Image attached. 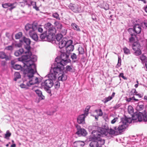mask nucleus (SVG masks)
<instances>
[{
    "instance_id": "nucleus-19",
    "label": "nucleus",
    "mask_w": 147,
    "mask_h": 147,
    "mask_svg": "<svg viewBox=\"0 0 147 147\" xmlns=\"http://www.w3.org/2000/svg\"><path fill=\"white\" fill-rule=\"evenodd\" d=\"M141 27L139 24H136L134 27L133 31L136 34H139L141 32Z\"/></svg>"
},
{
    "instance_id": "nucleus-12",
    "label": "nucleus",
    "mask_w": 147,
    "mask_h": 147,
    "mask_svg": "<svg viewBox=\"0 0 147 147\" xmlns=\"http://www.w3.org/2000/svg\"><path fill=\"white\" fill-rule=\"evenodd\" d=\"M36 22H34L32 24H27L25 26V29L27 31V32H28L29 33V34H30V32H33L34 30V25H35L36 24Z\"/></svg>"
},
{
    "instance_id": "nucleus-56",
    "label": "nucleus",
    "mask_w": 147,
    "mask_h": 147,
    "mask_svg": "<svg viewBox=\"0 0 147 147\" xmlns=\"http://www.w3.org/2000/svg\"><path fill=\"white\" fill-rule=\"evenodd\" d=\"M60 86L59 83L58 82H57L55 83V87L56 89H58L59 88Z\"/></svg>"
},
{
    "instance_id": "nucleus-8",
    "label": "nucleus",
    "mask_w": 147,
    "mask_h": 147,
    "mask_svg": "<svg viewBox=\"0 0 147 147\" xmlns=\"http://www.w3.org/2000/svg\"><path fill=\"white\" fill-rule=\"evenodd\" d=\"M54 84L53 80L51 79L46 80L41 83V86L42 88H51Z\"/></svg>"
},
{
    "instance_id": "nucleus-49",
    "label": "nucleus",
    "mask_w": 147,
    "mask_h": 147,
    "mask_svg": "<svg viewBox=\"0 0 147 147\" xmlns=\"http://www.w3.org/2000/svg\"><path fill=\"white\" fill-rule=\"evenodd\" d=\"M108 132L109 134L111 135H113L115 134V131L114 129L111 128L110 129L108 130Z\"/></svg>"
},
{
    "instance_id": "nucleus-44",
    "label": "nucleus",
    "mask_w": 147,
    "mask_h": 147,
    "mask_svg": "<svg viewBox=\"0 0 147 147\" xmlns=\"http://www.w3.org/2000/svg\"><path fill=\"white\" fill-rule=\"evenodd\" d=\"M133 109L131 106H128V111L129 114L131 115L133 114Z\"/></svg>"
},
{
    "instance_id": "nucleus-3",
    "label": "nucleus",
    "mask_w": 147,
    "mask_h": 147,
    "mask_svg": "<svg viewBox=\"0 0 147 147\" xmlns=\"http://www.w3.org/2000/svg\"><path fill=\"white\" fill-rule=\"evenodd\" d=\"M20 41V42H24L26 44L25 48L27 49V51L25 52L26 55L23 57L22 61L24 62L28 60L32 61H36L37 60V57L35 55H32V53L30 51L31 41L30 39L23 37Z\"/></svg>"
},
{
    "instance_id": "nucleus-62",
    "label": "nucleus",
    "mask_w": 147,
    "mask_h": 147,
    "mask_svg": "<svg viewBox=\"0 0 147 147\" xmlns=\"http://www.w3.org/2000/svg\"><path fill=\"white\" fill-rule=\"evenodd\" d=\"M132 99V101L133 100H134L136 101H138L139 100L138 99H137L135 98V97L134 96H133L132 97H131Z\"/></svg>"
},
{
    "instance_id": "nucleus-48",
    "label": "nucleus",
    "mask_w": 147,
    "mask_h": 147,
    "mask_svg": "<svg viewBox=\"0 0 147 147\" xmlns=\"http://www.w3.org/2000/svg\"><path fill=\"white\" fill-rule=\"evenodd\" d=\"M137 93L136 90L135 89H133L130 91L129 93V95L130 96L134 95H135V94Z\"/></svg>"
},
{
    "instance_id": "nucleus-31",
    "label": "nucleus",
    "mask_w": 147,
    "mask_h": 147,
    "mask_svg": "<svg viewBox=\"0 0 147 147\" xmlns=\"http://www.w3.org/2000/svg\"><path fill=\"white\" fill-rule=\"evenodd\" d=\"M124 53L126 55H129L131 54L130 50L126 47H124L123 49Z\"/></svg>"
},
{
    "instance_id": "nucleus-2",
    "label": "nucleus",
    "mask_w": 147,
    "mask_h": 147,
    "mask_svg": "<svg viewBox=\"0 0 147 147\" xmlns=\"http://www.w3.org/2000/svg\"><path fill=\"white\" fill-rule=\"evenodd\" d=\"M54 67L52 65L51 69L50 70V73L48 75V77L49 79L53 80H55L58 74V79L60 81H64L67 79V76L63 72L64 69L62 65L59 63L57 65L54 64Z\"/></svg>"
},
{
    "instance_id": "nucleus-1",
    "label": "nucleus",
    "mask_w": 147,
    "mask_h": 147,
    "mask_svg": "<svg viewBox=\"0 0 147 147\" xmlns=\"http://www.w3.org/2000/svg\"><path fill=\"white\" fill-rule=\"evenodd\" d=\"M35 61L28 60L24 62V67L26 69L23 71L24 77L28 80L29 86L39 83L38 78L34 76V74L36 72V66L34 63Z\"/></svg>"
},
{
    "instance_id": "nucleus-21",
    "label": "nucleus",
    "mask_w": 147,
    "mask_h": 147,
    "mask_svg": "<svg viewBox=\"0 0 147 147\" xmlns=\"http://www.w3.org/2000/svg\"><path fill=\"white\" fill-rule=\"evenodd\" d=\"M36 24L34 25V31L38 30V31L40 32H43V30L41 27V25H38L37 22H36Z\"/></svg>"
},
{
    "instance_id": "nucleus-52",
    "label": "nucleus",
    "mask_w": 147,
    "mask_h": 147,
    "mask_svg": "<svg viewBox=\"0 0 147 147\" xmlns=\"http://www.w3.org/2000/svg\"><path fill=\"white\" fill-rule=\"evenodd\" d=\"M44 88L46 91L51 96V92L50 88Z\"/></svg>"
},
{
    "instance_id": "nucleus-13",
    "label": "nucleus",
    "mask_w": 147,
    "mask_h": 147,
    "mask_svg": "<svg viewBox=\"0 0 147 147\" xmlns=\"http://www.w3.org/2000/svg\"><path fill=\"white\" fill-rule=\"evenodd\" d=\"M48 37H49L50 39H52L56 32V30L55 28L53 26L48 30Z\"/></svg>"
},
{
    "instance_id": "nucleus-27",
    "label": "nucleus",
    "mask_w": 147,
    "mask_h": 147,
    "mask_svg": "<svg viewBox=\"0 0 147 147\" xmlns=\"http://www.w3.org/2000/svg\"><path fill=\"white\" fill-rule=\"evenodd\" d=\"M54 24L56 26L57 28L59 29V30L62 29L63 25L61 23L58 22H55L54 23Z\"/></svg>"
},
{
    "instance_id": "nucleus-30",
    "label": "nucleus",
    "mask_w": 147,
    "mask_h": 147,
    "mask_svg": "<svg viewBox=\"0 0 147 147\" xmlns=\"http://www.w3.org/2000/svg\"><path fill=\"white\" fill-rule=\"evenodd\" d=\"M53 26L51 23L48 22L45 25V28L48 31Z\"/></svg>"
},
{
    "instance_id": "nucleus-11",
    "label": "nucleus",
    "mask_w": 147,
    "mask_h": 147,
    "mask_svg": "<svg viewBox=\"0 0 147 147\" xmlns=\"http://www.w3.org/2000/svg\"><path fill=\"white\" fill-rule=\"evenodd\" d=\"M69 7L73 12L75 13H80L82 11L80 6L78 5L71 4L70 5Z\"/></svg>"
},
{
    "instance_id": "nucleus-35",
    "label": "nucleus",
    "mask_w": 147,
    "mask_h": 147,
    "mask_svg": "<svg viewBox=\"0 0 147 147\" xmlns=\"http://www.w3.org/2000/svg\"><path fill=\"white\" fill-rule=\"evenodd\" d=\"M11 134L9 130H7L6 134H5L4 138L7 139H8L9 137L11 136Z\"/></svg>"
},
{
    "instance_id": "nucleus-50",
    "label": "nucleus",
    "mask_w": 147,
    "mask_h": 147,
    "mask_svg": "<svg viewBox=\"0 0 147 147\" xmlns=\"http://www.w3.org/2000/svg\"><path fill=\"white\" fill-rule=\"evenodd\" d=\"M13 45L6 47L5 49L8 51H12L13 49Z\"/></svg>"
},
{
    "instance_id": "nucleus-14",
    "label": "nucleus",
    "mask_w": 147,
    "mask_h": 147,
    "mask_svg": "<svg viewBox=\"0 0 147 147\" xmlns=\"http://www.w3.org/2000/svg\"><path fill=\"white\" fill-rule=\"evenodd\" d=\"M66 41H67V38H63L57 44L59 45V47L60 49L59 50H62L61 49H62L65 47L66 44Z\"/></svg>"
},
{
    "instance_id": "nucleus-38",
    "label": "nucleus",
    "mask_w": 147,
    "mask_h": 147,
    "mask_svg": "<svg viewBox=\"0 0 147 147\" xmlns=\"http://www.w3.org/2000/svg\"><path fill=\"white\" fill-rule=\"evenodd\" d=\"M71 57L72 60L75 62L77 60V57L75 53H73L71 55Z\"/></svg>"
},
{
    "instance_id": "nucleus-58",
    "label": "nucleus",
    "mask_w": 147,
    "mask_h": 147,
    "mask_svg": "<svg viewBox=\"0 0 147 147\" xmlns=\"http://www.w3.org/2000/svg\"><path fill=\"white\" fill-rule=\"evenodd\" d=\"M121 59L120 57H118V62L117 63V65L119 66H120L121 65Z\"/></svg>"
},
{
    "instance_id": "nucleus-64",
    "label": "nucleus",
    "mask_w": 147,
    "mask_h": 147,
    "mask_svg": "<svg viewBox=\"0 0 147 147\" xmlns=\"http://www.w3.org/2000/svg\"><path fill=\"white\" fill-rule=\"evenodd\" d=\"M114 129H115L116 132H119L117 130V127H114Z\"/></svg>"
},
{
    "instance_id": "nucleus-60",
    "label": "nucleus",
    "mask_w": 147,
    "mask_h": 147,
    "mask_svg": "<svg viewBox=\"0 0 147 147\" xmlns=\"http://www.w3.org/2000/svg\"><path fill=\"white\" fill-rule=\"evenodd\" d=\"M135 95L138 96L140 98L142 97L143 96V94H139L137 93L135 94Z\"/></svg>"
},
{
    "instance_id": "nucleus-6",
    "label": "nucleus",
    "mask_w": 147,
    "mask_h": 147,
    "mask_svg": "<svg viewBox=\"0 0 147 147\" xmlns=\"http://www.w3.org/2000/svg\"><path fill=\"white\" fill-rule=\"evenodd\" d=\"M132 119L140 122L144 120V121H147V113L143 114L140 112H136L133 114L132 116Z\"/></svg>"
},
{
    "instance_id": "nucleus-54",
    "label": "nucleus",
    "mask_w": 147,
    "mask_h": 147,
    "mask_svg": "<svg viewBox=\"0 0 147 147\" xmlns=\"http://www.w3.org/2000/svg\"><path fill=\"white\" fill-rule=\"evenodd\" d=\"M35 92L38 96L41 95L42 94V92L38 90H36Z\"/></svg>"
},
{
    "instance_id": "nucleus-4",
    "label": "nucleus",
    "mask_w": 147,
    "mask_h": 147,
    "mask_svg": "<svg viewBox=\"0 0 147 147\" xmlns=\"http://www.w3.org/2000/svg\"><path fill=\"white\" fill-rule=\"evenodd\" d=\"M59 51L61 52V55H60V58L61 60L60 61L59 60V59L58 57H57L55 59V62L54 64L56 65L59 63L63 66V69H64V66L66 64L68 63V58L69 55L66 54L64 52V51L62 50H59Z\"/></svg>"
},
{
    "instance_id": "nucleus-10",
    "label": "nucleus",
    "mask_w": 147,
    "mask_h": 147,
    "mask_svg": "<svg viewBox=\"0 0 147 147\" xmlns=\"http://www.w3.org/2000/svg\"><path fill=\"white\" fill-rule=\"evenodd\" d=\"M77 129V131L76 134L79 136H85L87 134V132L86 130L84 129L81 128L80 126L77 125L76 126Z\"/></svg>"
},
{
    "instance_id": "nucleus-47",
    "label": "nucleus",
    "mask_w": 147,
    "mask_h": 147,
    "mask_svg": "<svg viewBox=\"0 0 147 147\" xmlns=\"http://www.w3.org/2000/svg\"><path fill=\"white\" fill-rule=\"evenodd\" d=\"M79 54L82 55L84 54V49L82 47H79L78 48Z\"/></svg>"
},
{
    "instance_id": "nucleus-51",
    "label": "nucleus",
    "mask_w": 147,
    "mask_h": 147,
    "mask_svg": "<svg viewBox=\"0 0 147 147\" xmlns=\"http://www.w3.org/2000/svg\"><path fill=\"white\" fill-rule=\"evenodd\" d=\"M12 45L13 46L14 45L16 47H20L22 45V44L21 43H17L16 44L13 43Z\"/></svg>"
},
{
    "instance_id": "nucleus-20",
    "label": "nucleus",
    "mask_w": 147,
    "mask_h": 147,
    "mask_svg": "<svg viewBox=\"0 0 147 147\" xmlns=\"http://www.w3.org/2000/svg\"><path fill=\"white\" fill-rule=\"evenodd\" d=\"M29 35L30 37L34 40L37 41L38 40V37L36 33L35 32V31L30 32Z\"/></svg>"
},
{
    "instance_id": "nucleus-29",
    "label": "nucleus",
    "mask_w": 147,
    "mask_h": 147,
    "mask_svg": "<svg viewBox=\"0 0 147 147\" xmlns=\"http://www.w3.org/2000/svg\"><path fill=\"white\" fill-rule=\"evenodd\" d=\"M72 66L70 65H67L66 67V70L67 71H69L70 72H74V70L72 68Z\"/></svg>"
},
{
    "instance_id": "nucleus-23",
    "label": "nucleus",
    "mask_w": 147,
    "mask_h": 147,
    "mask_svg": "<svg viewBox=\"0 0 147 147\" xmlns=\"http://www.w3.org/2000/svg\"><path fill=\"white\" fill-rule=\"evenodd\" d=\"M24 52V51L23 49H20L19 50L15 51L14 53V55L17 57L21 55Z\"/></svg>"
},
{
    "instance_id": "nucleus-25",
    "label": "nucleus",
    "mask_w": 147,
    "mask_h": 147,
    "mask_svg": "<svg viewBox=\"0 0 147 147\" xmlns=\"http://www.w3.org/2000/svg\"><path fill=\"white\" fill-rule=\"evenodd\" d=\"M136 35L133 34H131V37L129 38V41L130 43L134 42L135 38H136Z\"/></svg>"
},
{
    "instance_id": "nucleus-40",
    "label": "nucleus",
    "mask_w": 147,
    "mask_h": 147,
    "mask_svg": "<svg viewBox=\"0 0 147 147\" xmlns=\"http://www.w3.org/2000/svg\"><path fill=\"white\" fill-rule=\"evenodd\" d=\"M73 43V41L71 40H68L67 38V41H66V45L65 47H66L69 46L70 45H72Z\"/></svg>"
},
{
    "instance_id": "nucleus-15",
    "label": "nucleus",
    "mask_w": 147,
    "mask_h": 147,
    "mask_svg": "<svg viewBox=\"0 0 147 147\" xmlns=\"http://www.w3.org/2000/svg\"><path fill=\"white\" fill-rule=\"evenodd\" d=\"M86 117L83 114L80 115L77 119V122L79 124H84L85 123V119Z\"/></svg>"
},
{
    "instance_id": "nucleus-16",
    "label": "nucleus",
    "mask_w": 147,
    "mask_h": 147,
    "mask_svg": "<svg viewBox=\"0 0 147 147\" xmlns=\"http://www.w3.org/2000/svg\"><path fill=\"white\" fill-rule=\"evenodd\" d=\"M0 58L2 59H5L6 60H9L11 59L10 56H8L3 51H0Z\"/></svg>"
},
{
    "instance_id": "nucleus-37",
    "label": "nucleus",
    "mask_w": 147,
    "mask_h": 147,
    "mask_svg": "<svg viewBox=\"0 0 147 147\" xmlns=\"http://www.w3.org/2000/svg\"><path fill=\"white\" fill-rule=\"evenodd\" d=\"M112 99V97H110V96H109L108 97H106L105 98H104L103 100H102V101L104 103H106L108 101H110Z\"/></svg>"
},
{
    "instance_id": "nucleus-32",
    "label": "nucleus",
    "mask_w": 147,
    "mask_h": 147,
    "mask_svg": "<svg viewBox=\"0 0 147 147\" xmlns=\"http://www.w3.org/2000/svg\"><path fill=\"white\" fill-rule=\"evenodd\" d=\"M21 78V75L18 72H16L14 74V80L16 81L17 79Z\"/></svg>"
},
{
    "instance_id": "nucleus-33",
    "label": "nucleus",
    "mask_w": 147,
    "mask_h": 147,
    "mask_svg": "<svg viewBox=\"0 0 147 147\" xmlns=\"http://www.w3.org/2000/svg\"><path fill=\"white\" fill-rule=\"evenodd\" d=\"M90 107V106L89 105H88L86 106V108L84 110V115H86V116H87L88 114V111H89V109Z\"/></svg>"
},
{
    "instance_id": "nucleus-22",
    "label": "nucleus",
    "mask_w": 147,
    "mask_h": 147,
    "mask_svg": "<svg viewBox=\"0 0 147 147\" xmlns=\"http://www.w3.org/2000/svg\"><path fill=\"white\" fill-rule=\"evenodd\" d=\"M63 36L61 34H57L56 36L55 40V43L57 44L60 41L63 39Z\"/></svg>"
},
{
    "instance_id": "nucleus-34",
    "label": "nucleus",
    "mask_w": 147,
    "mask_h": 147,
    "mask_svg": "<svg viewBox=\"0 0 147 147\" xmlns=\"http://www.w3.org/2000/svg\"><path fill=\"white\" fill-rule=\"evenodd\" d=\"M140 103H138V104L137 106L136 109L138 111H141L143 110L144 108V105H142L139 104Z\"/></svg>"
},
{
    "instance_id": "nucleus-45",
    "label": "nucleus",
    "mask_w": 147,
    "mask_h": 147,
    "mask_svg": "<svg viewBox=\"0 0 147 147\" xmlns=\"http://www.w3.org/2000/svg\"><path fill=\"white\" fill-rule=\"evenodd\" d=\"M59 31L61 32V34H61L63 36V35H65L66 34L67 31L66 29L65 28H62Z\"/></svg>"
},
{
    "instance_id": "nucleus-63",
    "label": "nucleus",
    "mask_w": 147,
    "mask_h": 147,
    "mask_svg": "<svg viewBox=\"0 0 147 147\" xmlns=\"http://www.w3.org/2000/svg\"><path fill=\"white\" fill-rule=\"evenodd\" d=\"M143 23L144 24V25L146 27H147V20H145L144 22H143Z\"/></svg>"
},
{
    "instance_id": "nucleus-46",
    "label": "nucleus",
    "mask_w": 147,
    "mask_h": 147,
    "mask_svg": "<svg viewBox=\"0 0 147 147\" xmlns=\"http://www.w3.org/2000/svg\"><path fill=\"white\" fill-rule=\"evenodd\" d=\"M13 67L15 69L20 70L21 69V66L18 64H16L13 66Z\"/></svg>"
},
{
    "instance_id": "nucleus-9",
    "label": "nucleus",
    "mask_w": 147,
    "mask_h": 147,
    "mask_svg": "<svg viewBox=\"0 0 147 147\" xmlns=\"http://www.w3.org/2000/svg\"><path fill=\"white\" fill-rule=\"evenodd\" d=\"M17 3L16 2H15L13 3H6L2 4L3 7L4 8H7L9 7L8 10L12 11V9L16 8L17 6Z\"/></svg>"
},
{
    "instance_id": "nucleus-53",
    "label": "nucleus",
    "mask_w": 147,
    "mask_h": 147,
    "mask_svg": "<svg viewBox=\"0 0 147 147\" xmlns=\"http://www.w3.org/2000/svg\"><path fill=\"white\" fill-rule=\"evenodd\" d=\"M118 118L117 117L111 120V123L112 124L115 123L117 121H118Z\"/></svg>"
},
{
    "instance_id": "nucleus-55",
    "label": "nucleus",
    "mask_w": 147,
    "mask_h": 147,
    "mask_svg": "<svg viewBox=\"0 0 147 147\" xmlns=\"http://www.w3.org/2000/svg\"><path fill=\"white\" fill-rule=\"evenodd\" d=\"M124 74L123 73H121L119 75V77H121L124 80H126L127 79V78L126 77H125L124 76Z\"/></svg>"
},
{
    "instance_id": "nucleus-24",
    "label": "nucleus",
    "mask_w": 147,
    "mask_h": 147,
    "mask_svg": "<svg viewBox=\"0 0 147 147\" xmlns=\"http://www.w3.org/2000/svg\"><path fill=\"white\" fill-rule=\"evenodd\" d=\"M66 52L67 53H69L70 52L72 51L74 49V45H70L65 47Z\"/></svg>"
},
{
    "instance_id": "nucleus-43",
    "label": "nucleus",
    "mask_w": 147,
    "mask_h": 147,
    "mask_svg": "<svg viewBox=\"0 0 147 147\" xmlns=\"http://www.w3.org/2000/svg\"><path fill=\"white\" fill-rule=\"evenodd\" d=\"M140 59L142 62H147V58L144 55H142L140 57Z\"/></svg>"
},
{
    "instance_id": "nucleus-7",
    "label": "nucleus",
    "mask_w": 147,
    "mask_h": 147,
    "mask_svg": "<svg viewBox=\"0 0 147 147\" xmlns=\"http://www.w3.org/2000/svg\"><path fill=\"white\" fill-rule=\"evenodd\" d=\"M132 49L134 51V54L136 56H139L142 53L141 50V46L138 42H134L132 46Z\"/></svg>"
},
{
    "instance_id": "nucleus-41",
    "label": "nucleus",
    "mask_w": 147,
    "mask_h": 147,
    "mask_svg": "<svg viewBox=\"0 0 147 147\" xmlns=\"http://www.w3.org/2000/svg\"><path fill=\"white\" fill-rule=\"evenodd\" d=\"M52 16L54 18L57 20H60V18L59 17V15L57 12L53 13L52 14Z\"/></svg>"
},
{
    "instance_id": "nucleus-42",
    "label": "nucleus",
    "mask_w": 147,
    "mask_h": 147,
    "mask_svg": "<svg viewBox=\"0 0 147 147\" xmlns=\"http://www.w3.org/2000/svg\"><path fill=\"white\" fill-rule=\"evenodd\" d=\"M95 112L99 116H102V112L101 109L96 110L95 111Z\"/></svg>"
},
{
    "instance_id": "nucleus-5",
    "label": "nucleus",
    "mask_w": 147,
    "mask_h": 147,
    "mask_svg": "<svg viewBox=\"0 0 147 147\" xmlns=\"http://www.w3.org/2000/svg\"><path fill=\"white\" fill-rule=\"evenodd\" d=\"M132 119L131 118H127L125 116L121 119V121L119 127H117V130L119 132L123 131L127 126L128 124L131 122Z\"/></svg>"
},
{
    "instance_id": "nucleus-61",
    "label": "nucleus",
    "mask_w": 147,
    "mask_h": 147,
    "mask_svg": "<svg viewBox=\"0 0 147 147\" xmlns=\"http://www.w3.org/2000/svg\"><path fill=\"white\" fill-rule=\"evenodd\" d=\"M127 101L128 102H133L132 100L131 97L127 99Z\"/></svg>"
},
{
    "instance_id": "nucleus-39",
    "label": "nucleus",
    "mask_w": 147,
    "mask_h": 147,
    "mask_svg": "<svg viewBox=\"0 0 147 147\" xmlns=\"http://www.w3.org/2000/svg\"><path fill=\"white\" fill-rule=\"evenodd\" d=\"M78 147H82L84 145V142L81 141H78L76 142Z\"/></svg>"
},
{
    "instance_id": "nucleus-18",
    "label": "nucleus",
    "mask_w": 147,
    "mask_h": 147,
    "mask_svg": "<svg viewBox=\"0 0 147 147\" xmlns=\"http://www.w3.org/2000/svg\"><path fill=\"white\" fill-rule=\"evenodd\" d=\"M40 38L43 41H45L48 39H50L49 37H48V34H47V31L41 34L40 36Z\"/></svg>"
},
{
    "instance_id": "nucleus-17",
    "label": "nucleus",
    "mask_w": 147,
    "mask_h": 147,
    "mask_svg": "<svg viewBox=\"0 0 147 147\" xmlns=\"http://www.w3.org/2000/svg\"><path fill=\"white\" fill-rule=\"evenodd\" d=\"M24 1L26 4L28 5L29 6H30L32 5L33 6V8L35 9V10L37 11L39 10V8L36 6V2L35 1H30V3L31 5L29 4L28 3L27 1L26 0H24Z\"/></svg>"
},
{
    "instance_id": "nucleus-57",
    "label": "nucleus",
    "mask_w": 147,
    "mask_h": 147,
    "mask_svg": "<svg viewBox=\"0 0 147 147\" xmlns=\"http://www.w3.org/2000/svg\"><path fill=\"white\" fill-rule=\"evenodd\" d=\"M121 105L120 104H117L114 107V108L115 109H117Z\"/></svg>"
},
{
    "instance_id": "nucleus-28",
    "label": "nucleus",
    "mask_w": 147,
    "mask_h": 147,
    "mask_svg": "<svg viewBox=\"0 0 147 147\" xmlns=\"http://www.w3.org/2000/svg\"><path fill=\"white\" fill-rule=\"evenodd\" d=\"M71 26L74 30L78 31H80V30L79 26L75 23H72L71 24Z\"/></svg>"
},
{
    "instance_id": "nucleus-36",
    "label": "nucleus",
    "mask_w": 147,
    "mask_h": 147,
    "mask_svg": "<svg viewBox=\"0 0 147 147\" xmlns=\"http://www.w3.org/2000/svg\"><path fill=\"white\" fill-rule=\"evenodd\" d=\"M22 33L21 32H19L16 34L15 37L16 39H20L22 36Z\"/></svg>"
},
{
    "instance_id": "nucleus-26",
    "label": "nucleus",
    "mask_w": 147,
    "mask_h": 147,
    "mask_svg": "<svg viewBox=\"0 0 147 147\" xmlns=\"http://www.w3.org/2000/svg\"><path fill=\"white\" fill-rule=\"evenodd\" d=\"M28 82L25 83V82H24L23 83L20 84V86L21 88H25L26 89H27L28 88V87L30 86L28 85Z\"/></svg>"
},
{
    "instance_id": "nucleus-59",
    "label": "nucleus",
    "mask_w": 147,
    "mask_h": 147,
    "mask_svg": "<svg viewBox=\"0 0 147 147\" xmlns=\"http://www.w3.org/2000/svg\"><path fill=\"white\" fill-rule=\"evenodd\" d=\"M39 99L40 100H43L45 99V96L42 94H42L41 95L39 96Z\"/></svg>"
}]
</instances>
